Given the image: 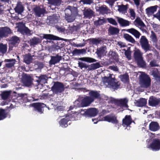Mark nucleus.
<instances>
[{
    "label": "nucleus",
    "instance_id": "obj_1",
    "mask_svg": "<svg viewBox=\"0 0 160 160\" xmlns=\"http://www.w3.org/2000/svg\"><path fill=\"white\" fill-rule=\"evenodd\" d=\"M102 86L114 89L118 88L120 85L119 82L117 81L113 74L109 73L107 76H105L102 78Z\"/></svg>",
    "mask_w": 160,
    "mask_h": 160
},
{
    "label": "nucleus",
    "instance_id": "obj_2",
    "mask_svg": "<svg viewBox=\"0 0 160 160\" xmlns=\"http://www.w3.org/2000/svg\"><path fill=\"white\" fill-rule=\"evenodd\" d=\"M65 18L68 22H71L74 21L78 12L76 8L68 6L64 10Z\"/></svg>",
    "mask_w": 160,
    "mask_h": 160
},
{
    "label": "nucleus",
    "instance_id": "obj_3",
    "mask_svg": "<svg viewBox=\"0 0 160 160\" xmlns=\"http://www.w3.org/2000/svg\"><path fill=\"white\" fill-rule=\"evenodd\" d=\"M139 82L142 87L147 88L150 85L151 79L148 75L142 72L140 76Z\"/></svg>",
    "mask_w": 160,
    "mask_h": 160
},
{
    "label": "nucleus",
    "instance_id": "obj_4",
    "mask_svg": "<svg viewBox=\"0 0 160 160\" xmlns=\"http://www.w3.org/2000/svg\"><path fill=\"white\" fill-rule=\"evenodd\" d=\"M78 119L72 117V114L67 115L65 118H62L59 121V124L62 127L64 128L68 126V122L70 120H77Z\"/></svg>",
    "mask_w": 160,
    "mask_h": 160
},
{
    "label": "nucleus",
    "instance_id": "obj_5",
    "mask_svg": "<svg viewBox=\"0 0 160 160\" xmlns=\"http://www.w3.org/2000/svg\"><path fill=\"white\" fill-rule=\"evenodd\" d=\"M102 120L111 122L116 124L115 127L117 128V129L119 128L121 125L118 123V121L116 119V117L115 115H107L102 118Z\"/></svg>",
    "mask_w": 160,
    "mask_h": 160
},
{
    "label": "nucleus",
    "instance_id": "obj_6",
    "mask_svg": "<svg viewBox=\"0 0 160 160\" xmlns=\"http://www.w3.org/2000/svg\"><path fill=\"white\" fill-rule=\"evenodd\" d=\"M147 148L153 151H158L160 149V139H153L151 144L147 145Z\"/></svg>",
    "mask_w": 160,
    "mask_h": 160
},
{
    "label": "nucleus",
    "instance_id": "obj_7",
    "mask_svg": "<svg viewBox=\"0 0 160 160\" xmlns=\"http://www.w3.org/2000/svg\"><path fill=\"white\" fill-rule=\"evenodd\" d=\"M54 84L52 87V90L53 92L56 94L60 93L64 90L63 84L59 82H54Z\"/></svg>",
    "mask_w": 160,
    "mask_h": 160
},
{
    "label": "nucleus",
    "instance_id": "obj_8",
    "mask_svg": "<svg viewBox=\"0 0 160 160\" xmlns=\"http://www.w3.org/2000/svg\"><path fill=\"white\" fill-rule=\"evenodd\" d=\"M18 31L21 33L24 34H29L30 33V30L25 26L23 22H20L17 24Z\"/></svg>",
    "mask_w": 160,
    "mask_h": 160
},
{
    "label": "nucleus",
    "instance_id": "obj_9",
    "mask_svg": "<svg viewBox=\"0 0 160 160\" xmlns=\"http://www.w3.org/2000/svg\"><path fill=\"white\" fill-rule=\"evenodd\" d=\"M139 42L142 48L146 52L149 50L150 45L148 39L145 36H141Z\"/></svg>",
    "mask_w": 160,
    "mask_h": 160
},
{
    "label": "nucleus",
    "instance_id": "obj_10",
    "mask_svg": "<svg viewBox=\"0 0 160 160\" xmlns=\"http://www.w3.org/2000/svg\"><path fill=\"white\" fill-rule=\"evenodd\" d=\"M107 52V47L106 46H103L100 48H98L97 49V51L96 53L98 55V58H101L106 55Z\"/></svg>",
    "mask_w": 160,
    "mask_h": 160
},
{
    "label": "nucleus",
    "instance_id": "obj_11",
    "mask_svg": "<svg viewBox=\"0 0 160 160\" xmlns=\"http://www.w3.org/2000/svg\"><path fill=\"white\" fill-rule=\"evenodd\" d=\"M11 32L10 29L7 27L0 28V38L6 37Z\"/></svg>",
    "mask_w": 160,
    "mask_h": 160
},
{
    "label": "nucleus",
    "instance_id": "obj_12",
    "mask_svg": "<svg viewBox=\"0 0 160 160\" xmlns=\"http://www.w3.org/2000/svg\"><path fill=\"white\" fill-rule=\"evenodd\" d=\"M35 14L36 17H39L43 16L45 12V10L43 8L36 7L33 9Z\"/></svg>",
    "mask_w": 160,
    "mask_h": 160
},
{
    "label": "nucleus",
    "instance_id": "obj_13",
    "mask_svg": "<svg viewBox=\"0 0 160 160\" xmlns=\"http://www.w3.org/2000/svg\"><path fill=\"white\" fill-rule=\"evenodd\" d=\"M43 36H39L41 37H43V38L53 40H62L65 41H67V39L60 38L56 36H54L52 34H43L42 35Z\"/></svg>",
    "mask_w": 160,
    "mask_h": 160
},
{
    "label": "nucleus",
    "instance_id": "obj_14",
    "mask_svg": "<svg viewBox=\"0 0 160 160\" xmlns=\"http://www.w3.org/2000/svg\"><path fill=\"white\" fill-rule=\"evenodd\" d=\"M134 24L142 31L143 30V28L145 27V24L139 17L136 18L134 22Z\"/></svg>",
    "mask_w": 160,
    "mask_h": 160
},
{
    "label": "nucleus",
    "instance_id": "obj_15",
    "mask_svg": "<svg viewBox=\"0 0 160 160\" xmlns=\"http://www.w3.org/2000/svg\"><path fill=\"white\" fill-rule=\"evenodd\" d=\"M62 57L59 55L57 54L55 56H51V59L49 62V63L50 65H54L59 62L62 59Z\"/></svg>",
    "mask_w": 160,
    "mask_h": 160
},
{
    "label": "nucleus",
    "instance_id": "obj_16",
    "mask_svg": "<svg viewBox=\"0 0 160 160\" xmlns=\"http://www.w3.org/2000/svg\"><path fill=\"white\" fill-rule=\"evenodd\" d=\"M132 122L131 117L130 115H126L122 120V125L124 127L129 126Z\"/></svg>",
    "mask_w": 160,
    "mask_h": 160
},
{
    "label": "nucleus",
    "instance_id": "obj_17",
    "mask_svg": "<svg viewBox=\"0 0 160 160\" xmlns=\"http://www.w3.org/2000/svg\"><path fill=\"white\" fill-rule=\"evenodd\" d=\"M72 117H75L78 119V117L80 116L81 114L82 115L88 117V109L87 110H80L79 112H75L74 113H72Z\"/></svg>",
    "mask_w": 160,
    "mask_h": 160
},
{
    "label": "nucleus",
    "instance_id": "obj_18",
    "mask_svg": "<svg viewBox=\"0 0 160 160\" xmlns=\"http://www.w3.org/2000/svg\"><path fill=\"white\" fill-rule=\"evenodd\" d=\"M32 106L37 110L38 112L42 113L43 110V108L45 107L46 106V105L42 103H33Z\"/></svg>",
    "mask_w": 160,
    "mask_h": 160
},
{
    "label": "nucleus",
    "instance_id": "obj_19",
    "mask_svg": "<svg viewBox=\"0 0 160 160\" xmlns=\"http://www.w3.org/2000/svg\"><path fill=\"white\" fill-rule=\"evenodd\" d=\"M82 101L83 107L87 106L93 102V99L91 98L90 96H86L82 100Z\"/></svg>",
    "mask_w": 160,
    "mask_h": 160
},
{
    "label": "nucleus",
    "instance_id": "obj_20",
    "mask_svg": "<svg viewBox=\"0 0 160 160\" xmlns=\"http://www.w3.org/2000/svg\"><path fill=\"white\" fill-rule=\"evenodd\" d=\"M32 78L29 75H25L23 77V82L25 85L29 86L32 83Z\"/></svg>",
    "mask_w": 160,
    "mask_h": 160
},
{
    "label": "nucleus",
    "instance_id": "obj_21",
    "mask_svg": "<svg viewBox=\"0 0 160 160\" xmlns=\"http://www.w3.org/2000/svg\"><path fill=\"white\" fill-rule=\"evenodd\" d=\"M126 31L133 35L136 38H139L141 35L140 32L134 28L126 30Z\"/></svg>",
    "mask_w": 160,
    "mask_h": 160
},
{
    "label": "nucleus",
    "instance_id": "obj_22",
    "mask_svg": "<svg viewBox=\"0 0 160 160\" xmlns=\"http://www.w3.org/2000/svg\"><path fill=\"white\" fill-rule=\"evenodd\" d=\"M149 129L152 131H156L159 129V126L158 124L156 122H152L149 124Z\"/></svg>",
    "mask_w": 160,
    "mask_h": 160
},
{
    "label": "nucleus",
    "instance_id": "obj_23",
    "mask_svg": "<svg viewBox=\"0 0 160 160\" xmlns=\"http://www.w3.org/2000/svg\"><path fill=\"white\" fill-rule=\"evenodd\" d=\"M159 101V99L153 97H151L149 100V104L151 106H155L158 104Z\"/></svg>",
    "mask_w": 160,
    "mask_h": 160
},
{
    "label": "nucleus",
    "instance_id": "obj_24",
    "mask_svg": "<svg viewBox=\"0 0 160 160\" xmlns=\"http://www.w3.org/2000/svg\"><path fill=\"white\" fill-rule=\"evenodd\" d=\"M135 105L138 107H142L145 106L147 103V100L145 98H142L139 100H135Z\"/></svg>",
    "mask_w": 160,
    "mask_h": 160
},
{
    "label": "nucleus",
    "instance_id": "obj_25",
    "mask_svg": "<svg viewBox=\"0 0 160 160\" xmlns=\"http://www.w3.org/2000/svg\"><path fill=\"white\" fill-rule=\"evenodd\" d=\"M83 13L85 17L86 18H90L93 15V11L90 9L85 8Z\"/></svg>",
    "mask_w": 160,
    "mask_h": 160
},
{
    "label": "nucleus",
    "instance_id": "obj_26",
    "mask_svg": "<svg viewBox=\"0 0 160 160\" xmlns=\"http://www.w3.org/2000/svg\"><path fill=\"white\" fill-rule=\"evenodd\" d=\"M24 9V8L21 2H18L14 8L15 12L18 14H21Z\"/></svg>",
    "mask_w": 160,
    "mask_h": 160
},
{
    "label": "nucleus",
    "instance_id": "obj_27",
    "mask_svg": "<svg viewBox=\"0 0 160 160\" xmlns=\"http://www.w3.org/2000/svg\"><path fill=\"white\" fill-rule=\"evenodd\" d=\"M4 62H7L5 64L6 67L10 68L14 66L16 60L14 59H6L4 60Z\"/></svg>",
    "mask_w": 160,
    "mask_h": 160
},
{
    "label": "nucleus",
    "instance_id": "obj_28",
    "mask_svg": "<svg viewBox=\"0 0 160 160\" xmlns=\"http://www.w3.org/2000/svg\"><path fill=\"white\" fill-rule=\"evenodd\" d=\"M98 112L95 108H90L88 109V117H94L96 116Z\"/></svg>",
    "mask_w": 160,
    "mask_h": 160
},
{
    "label": "nucleus",
    "instance_id": "obj_29",
    "mask_svg": "<svg viewBox=\"0 0 160 160\" xmlns=\"http://www.w3.org/2000/svg\"><path fill=\"white\" fill-rule=\"evenodd\" d=\"M89 94L90 98L93 99V101L95 99L98 98L100 97L99 92L96 91H91Z\"/></svg>",
    "mask_w": 160,
    "mask_h": 160
},
{
    "label": "nucleus",
    "instance_id": "obj_30",
    "mask_svg": "<svg viewBox=\"0 0 160 160\" xmlns=\"http://www.w3.org/2000/svg\"><path fill=\"white\" fill-rule=\"evenodd\" d=\"M34 56H31L30 54H28L25 55L23 57V61L27 64H29L32 62L33 58Z\"/></svg>",
    "mask_w": 160,
    "mask_h": 160
},
{
    "label": "nucleus",
    "instance_id": "obj_31",
    "mask_svg": "<svg viewBox=\"0 0 160 160\" xmlns=\"http://www.w3.org/2000/svg\"><path fill=\"white\" fill-rule=\"evenodd\" d=\"M117 19L120 25L122 26H127L130 24V22L128 21L123 19L122 18L117 17Z\"/></svg>",
    "mask_w": 160,
    "mask_h": 160
},
{
    "label": "nucleus",
    "instance_id": "obj_32",
    "mask_svg": "<svg viewBox=\"0 0 160 160\" xmlns=\"http://www.w3.org/2000/svg\"><path fill=\"white\" fill-rule=\"evenodd\" d=\"M118 103L123 108H127L128 107L127 103L128 99L126 98L119 99L118 100Z\"/></svg>",
    "mask_w": 160,
    "mask_h": 160
},
{
    "label": "nucleus",
    "instance_id": "obj_33",
    "mask_svg": "<svg viewBox=\"0 0 160 160\" xmlns=\"http://www.w3.org/2000/svg\"><path fill=\"white\" fill-rule=\"evenodd\" d=\"M10 115L8 113L2 109H0V120H2L7 117H10Z\"/></svg>",
    "mask_w": 160,
    "mask_h": 160
},
{
    "label": "nucleus",
    "instance_id": "obj_34",
    "mask_svg": "<svg viewBox=\"0 0 160 160\" xmlns=\"http://www.w3.org/2000/svg\"><path fill=\"white\" fill-rule=\"evenodd\" d=\"M158 6L156 5L150 7L146 9V12L148 14H151L153 13L156 11Z\"/></svg>",
    "mask_w": 160,
    "mask_h": 160
},
{
    "label": "nucleus",
    "instance_id": "obj_35",
    "mask_svg": "<svg viewBox=\"0 0 160 160\" xmlns=\"http://www.w3.org/2000/svg\"><path fill=\"white\" fill-rule=\"evenodd\" d=\"M78 59L79 60L85 61L89 63L96 62L97 61L94 58L90 57H87L79 58H78Z\"/></svg>",
    "mask_w": 160,
    "mask_h": 160
},
{
    "label": "nucleus",
    "instance_id": "obj_36",
    "mask_svg": "<svg viewBox=\"0 0 160 160\" xmlns=\"http://www.w3.org/2000/svg\"><path fill=\"white\" fill-rule=\"evenodd\" d=\"M142 53H141L139 49H137L134 52V57L135 59L138 60L142 58Z\"/></svg>",
    "mask_w": 160,
    "mask_h": 160
},
{
    "label": "nucleus",
    "instance_id": "obj_37",
    "mask_svg": "<svg viewBox=\"0 0 160 160\" xmlns=\"http://www.w3.org/2000/svg\"><path fill=\"white\" fill-rule=\"evenodd\" d=\"M47 77L45 75L40 76L38 80L37 81L39 84L42 85L43 84L47 83Z\"/></svg>",
    "mask_w": 160,
    "mask_h": 160
},
{
    "label": "nucleus",
    "instance_id": "obj_38",
    "mask_svg": "<svg viewBox=\"0 0 160 160\" xmlns=\"http://www.w3.org/2000/svg\"><path fill=\"white\" fill-rule=\"evenodd\" d=\"M109 32L111 34H118L119 30L118 28L113 27H110L108 29Z\"/></svg>",
    "mask_w": 160,
    "mask_h": 160
},
{
    "label": "nucleus",
    "instance_id": "obj_39",
    "mask_svg": "<svg viewBox=\"0 0 160 160\" xmlns=\"http://www.w3.org/2000/svg\"><path fill=\"white\" fill-rule=\"evenodd\" d=\"M123 37L127 41L132 43H134L135 42V41L133 38L128 34H124Z\"/></svg>",
    "mask_w": 160,
    "mask_h": 160
},
{
    "label": "nucleus",
    "instance_id": "obj_40",
    "mask_svg": "<svg viewBox=\"0 0 160 160\" xmlns=\"http://www.w3.org/2000/svg\"><path fill=\"white\" fill-rule=\"evenodd\" d=\"M119 77L121 81L124 83L128 82H129V76L127 74L121 75Z\"/></svg>",
    "mask_w": 160,
    "mask_h": 160
},
{
    "label": "nucleus",
    "instance_id": "obj_41",
    "mask_svg": "<svg viewBox=\"0 0 160 160\" xmlns=\"http://www.w3.org/2000/svg\"><path fill=\"white\" fill-rule=\"evenodd\" d=\"M89 40L91 43L96 45L99 44L101 41V40L99 38H91L89 39Z\"/></svg>",
    "mask_w": 160,
    "mask_h": 160
},
{
    "label": "nucleus",
    "instance_id": "obj_42",
    "mask_svg": "<svg viewBox=\"0 0 160 160\" xmlns=\"http://www.w3.org/2000/svg\"><path fill=\"white\" fill-rule=\"evenodd\" d=\"M41 42L40 39L36 37H34L30 40L31 45H34L38 44Z\"/></svg>",
    "mask_w": 160,
    "mask_h": 160
},
{
    "label": "nucleus",
    "instance_id": "obj_43",
    "mask_svg": "<svg viewBox=\"0 0 160 160\" xmlns=\"http://www.w3.org/2000/svg\"><path fill=\"white\" fill-rule=\"evenodd\" d=\"M99 10L102 13H107L110 12V10L108 9L105 5H103L99 8Z\"/></svg>",
    "mask_w": 160,
    "mask_h": 160
},
{
    "label": "nucleus",
    "instance_id": "obj_44",
    "mask_svg": "<svg viewBox=\"0 0 160 160\" xmlns=\"http://www.w3.org/2000/svg\"><path fill=\"white\" fill-rule=\"evenodd\" d=\"M152 74L156 79L160 77V72L157 68H154L153 70Z\"/></svg>",
    "mask_w": 160,
    "mask_h": 160
},
{
    "label": "nucleus",
    "instance_id": "obj_45",
    "mask_svg": "<svg viewBox=\"0 0 160 160\" xmlns=\"http://www.w3.org/2000/svg\"><path fill=\"white\" fill-rule=\"evenodd\" d=\"M11 91H4L1 94V97L3 99H6L11 94Z\"/></svg>",
    "mask_w": 160,
    "mask_h": 160
},
{
    "label": "nucleus",
    "instance_id": "obj_46",
    "mask_svg": "<svg viewBox=\"0 0 160 160\" xmlns=\"http://www.w3.org/2000/svg\"><path fill=\"white\" fill-rule=\"evenodd\" d=\"M118 10L120 12L124 13L127 9V7L126 6L123 5H118Z\"/></svg>",
    "mask_w": 160,
    "mask_h": 160
},
{
    "label": "nucleus",
    "instance_id": "obj_47",
    "mask_svg": "<svg viewBox=\"0 0 160 160\" xmlns=\"http://www.w3.org/2000/svg\"><path fill=\"white\" fill-rule=\"evenodd\" d=\"M7 50V46L6 45L3 44L2 43H0V52L2 54L5 53Z\"/></svg>",
    "mask_w": 160,
    "mask_h": 160
},
{
    "label": "nucleus",
    "instance_id": "obj_48",
    "mask_svg": "<svg viewBox=\"0 0 160 160\" xmlns=\"http://www.w3.org/2000/svg\"><path fill=\"white\" fill-rule=\"evenodd\" d=\"M19 42V39L16 36H14L11 38L10 42L13 45H15Z\"/></svg>",
    "mask_w": 160,
    "mask_h": 160
},
{
    "label": "nucleus",
    "instance_id": "obj_49",
    "mask_svg": "<svg viewBox=\"0 0 160 160\" xmlns=\"http://www.w3.org/2000/svg\"><path fill=\"white\" fill-rule=\"evenodd\" d=\"M106 20L103 18H100L97 21L95 22V24L96 25H101L104 23H105Z\"/></svg>",
    "mask_w": 160,
    "mask_h": 160
},
{
    "label": "nucleus",
    "instance_id": "obj_50",
    "mask_svg": "<svg viewBox=\"0 0 160 160\" xmlns=\"http://www.w3.org/2000/svg\"><path fill=\"white\" fill-rule=\"evenodd\" d=\"M101 67V66L99 62H97L91 64L90 66V68L91 69H96Z\"/></svg>",
    "mask_w": 160,
    "mask_h": 160
},
{
    "label": "nucleus",
    "instance_id": "obj_51",
    "mask_svg": "<svg viewBox=\"0 0 160 160\" xmlns=\"http://www.w3.org/2000/svg\"><path fill=\"white\" fill-rule=\"evenodd\" d=\"M81 100L80 98H78V100H76L74 103V105L76 107H83L82 105V101L80 102V101Z\"/></svg>",
    "mask_w": 160,
    "mask_h": 160
},
{
    "label": "nucleus",
    "instance_id": "obj_52",
    "mask_svg": "<svg viewBox=\"0 0 160 160\" xmlns=\"http://www.w3.org/2000/svg\"><path fill=\"white\" fill-rule=\"evenodd\" d=\"M49 3L54 5H58L60 4L61 0H48Z\"/></svg>",
    "mask_w": 160,
    "mask_h": 160
},
{
    "label": "nucleus",
    "instance_id": "obj_53",
    "mask_svg": "<svg viewBox=\"0 0 160 160\" xmlns=\"http://www.w3.org/2000/svg\"><path fill=\"white\" fill-rule=\"evenodd\" d=\"M152 27L154 30L156 32H160V25L153 23L152 24Z\"/></svg>",
    "mask_w": 160,
    "mask_h": 160
},
{
    "label": "nucleus",
    "instance_id": "obj_54",
    "mask_svg": "<svg viewBox=\"0 0 160 160\" xmlns=\"http://www.w3.org/2000/svg\"><path fill=\"white\" fill-rule=\"evenodd\" d=\"M150 38L151 39L152 41L154 42H157V38L156 36L155 33L153 32H152V33L151 35Z\"/></svg>",
    "mask_w": 160,
    "mask_h": 160
},
{
    "label": "nucleus",
    "instance_id": "obj_55",
    "mask_svg": "<svg viewBox=\"0 0 160 160\" xmlns=\"http://www.w3.org/2000/svg\"><path fill=\"white\" fill-rule=\"evenodd\" d=\"M48 19H50V21L52 23L56 22L58 21L57 18H56L54 15L50 17Z\"/></svg>",
    "mask_w": 160,
    "mask_h": 160
},
{
    "label": "nucleus",
    "instance_id": "obj_56",
    "mask_svg": "<svg viewBox=\"0 0 160 160\" xmlns=\"http://www.w3.org/2000/svg\"><path fill=\"white\" fill-rule=\"evenodd\" d=\"M138 61V65L141 67H143L145 65V62L143 60L142 58H141V59H139Z\"/></svg>",
    "mask_w": 160,
    "mask_h": 160
},
{
    "label": "nucleus",
    "instance_id": "obj_57",
    "mask_svg": "<svg viewBox=\"0 0 160 160\" xmlns=\"http://www.w3.org/2000/svg\"><path fill=\"white\" fill-rule=\"evenodd\" d=\"M107 20L109 23L112 25H116L117 24V23L116 21L112 18H107Z\"/></svg>",
    "mask_w": 160,
    "mask_h": 160
},
{
    "label": "nucleus",
    "instance_id": "obj_58",
    "mask_svg": "<svg viewBox=\"0 0 160 160\" xmlns=\"http://www.w3.org/2000/svg\"><path fill=\"white\" fill-rule=\"evenodd\" d=\"M56 28L58 31L59 32L65 33L66 32V30L64 28L57 26Z\"/></svg>",
    "mask_w": 160,
    "mask_h": 160
},
{
    "label": "nucleus",
    "instance_id": "obj_59",
    "mask_svg": "<svg viewBox=\"0 0 160 160\" xmlns=\"http://www.w3.org/2000/svg\"><path fill=\"white\" fill-rule=\"evenodd\" d=\"M124 50H125V54L128 58V60H130L131 59V56L130 52L128 50H126L125 49H124Z\"/></svg>",
    "mask_w": 160,
    "mask_h": 160
},
{
    "label": "nucleus",
    "instance_id": "obj_60",
    "mask_svg": "<svg viewBox=\"0 0 160 160\" xmlns=\"http://www.w3.org/2000/svg\"><path fill=\"white\" fill-rule=\"evenodd\" d=\"M78 66L82 69L83 68H87L88 67L87 65L84 63L82 62H78Z\"/></svg>",
    "mask_w": 160,
    "mask_h": 160
},
{
    "label": "nucleus",
    "instance_id": "obj_61",
    "mask_svg": "<svg viewBox=\"0 0 160 160\" xmlns=\"http://www.w3.org/2000/svg\"><path fill=\"white\" fill-rule=\"evenodd\" d=\"M108 68L115 72L118 71V70L117 67L115 66H110Z\"/></svg>",
    "mask_w": 160,
    "mask_h": 160
},
{
    "label": "nucleus",
    "instance_id": "obj_62",
    "mask_svg": "<svg viewBox=\"0 0 160 160\" xmlns=\"http://www.w3.org/2000/svg\"><path fill=\"white\" fill-rule=\"evenodd\" d=\"M82 2L84 4H90L93 2V0H82Z\"/></svg>",
    "mask_w": 160,
    "mask_h": 160
},
{
    "label": "nucleus",
    "instance_id": "obj_63",
    "mask_svg": "<svg viewBox=\"0 0 160 160\" xmlns=\"http://www.w3.org/2000/svg\"><path fill=\"white\" fill-rule=\"evenodd\" d=\"M55 109L57 112H58L59 111H62L64 109L62 106H59L56 107Z\"/></svg>",
    "mask_w": 160,
    "mask_h": 160
},
{
    "label": "nucleus",
    "instance_id": "obj_64",
    "mask_svg": "<svg viewBox=\"0 0 160 160\" xmlns=\"http://www.w3.org/2000/svg\"><path fill=\"white\" fill-rule=\"evenodd\" d=\"M154 17L155 18H157L158 20L160 21V11L158 12L155 14L154 15Z\"/></svg>",
    "mask_w": 160,
    "mask_h": 160
}]
</instances>
